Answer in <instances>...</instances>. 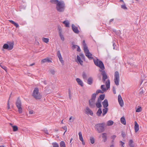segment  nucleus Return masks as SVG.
<instances>
[{"label":"nucleus","instance_id":"nucleus-1","mask_svg":"<svg viewBox=\"0 0 147 147\" xmlns=\"http://www.w3.org/2000/svg\"><path fill=\"white\" fill-rule=\"evenodd\" d=\"M51 2L56 4V8L59 12L63 11L65 9V3L62 1H59L58 0H52Z\"/></svg>","mask_w":147,"mask_h":147},{"label":"nucleus","instance_id":"nucleus-2","mask_svg":"<svg viewBox=\"0 0 147 147\" xmlns=\"http://www.w3.org/2000/svg\"><path fill=\"white\" fill-rule=\"evenodd\" d=\"M83 45L84 50L86 55L90 59H92L93 58L92 56V55L89 52V50L88 49V47L85 43V40H84L83 42Z\"/></svg>","mask_w":147,"mask_h":147},{"label":"nucleus","instance_id":"nucleus-3","mask_svg":"<svg viewBox=\"0 0 147 147\" xmlns=\"http://www.w3.org/2000/svg\"><path fill=\"white\" fill-rule=\"evenodd\" d=\"M32 96L36 99H40L42 97V95L39 92L38 88H37L34 89L32 92Z\"/></svg>","mask_w":147,"mask_h":147},{"label":"nucleus","instance_id":"nucleus-4","mask_svg":"<svg viewBox=\"0 0 147 147\" xmlns=\"http://www.w3.org/2000/svg\"><path fill=\"white\" fill-rule=\"evenodd\" d=\"M94 62L95 65L103 70L105 68L104 64L102 61L97 59H94Z\"/></svg>","mask_w":147,"mask_h":147},{"label":"nucleus","instance_id":"nucleus-5","mask_svg":"<svg viewBox=\"0 0 147 147\" xmlns=\"http://www.w3.org/2000/svg\"><path fill=\"white\" fill-rule=\"evenodd\" d=\"M105 123H98L95 125V128L99 133H101L104 130Z\"/></svg>","mask_w":147,"mask_h":147},{"label":"nucleus","instance_id":"nucleus-6","mask_svg":"<svg viewBox=\"0 0 147 147\" xmlns=\"http://www.w3.org/2000/svg\"><path fill=\"white\" fill-rule=\"evenodd\" d=\"M16 104L18 109V112L20 113H21L22 111V103L21 100L19 98H18L16 102Z\"/></svg>","mask_w":147,"mask_h":147},{"label":"nucleus","instance_id":"nucleus-7","mask_svg":"<svg viewBox=\"0 0 147 147\" xmlns=\"http://www.w3.org/2000/svg\"><path fill=\"white\" fill-rule=\"evenodd\" d=\"M119 76L118 72L117 71L115 73L114 81L115 85L118 86L119 84Z\"/></svg>","mask_w":147,"mask_h":147},{"label":"nucleus","instance_id":"nucleus-8","mask_svg":"<svg viewBox=\"0 0 147 147\" xmlns=\"http://www.w3.org/2000/svg\"><path fill=\"white\" fill-rule=\"evenodd\" d=\"M57 56L61 64L63 65L64 64V61L59 51H58L57 52Z\"/></svg>","mask_w":147,"mask_h":147},{"label":"nucleus","instance_id":"nucleus-9","mask_svg":"<svg viewBox=\"0 0 147 147\" xmlns=\"http://www.w3.org/2000/svg\"><path fill=\"white\" fill-rule=\"evenodd\" d=\"M118 101L120 106L123 107L124 105L123 101L120 94L118 96Z\"/></svg>","mask_w":147,"mask_h":147},{"label":"nucleus","instance_id":"nucleus-10","mask_svg":"<svg viewBox=\"0 0 147 147\" xmlns=\"http://www.w3.org/2000/svg\"><path fill=\"white\" fill-rule=\"evenodd\" d=\"M101 71H102V80L103 82H105V80L107 78V76L104 71H102L100 70Z\"/></svg>","mask_w":147,"mask_h":147},{"label":"nucleus","instance_id":"nucleus-11","mask_svg":"<svg viewBox=\"0 0 147 147\" xmlns=\"http://www.w3.org/2000/svg\"><path fill=\"white\" fill-rule=\"evenodd\" d=\"M89 104L90 107L93 108L95 106V100L90 99L89 100Z\"/></svg>","mask_w":147,"mask_h":147},{"label":"nucleus","instance_id":"nucleus-12","mask_svg":"<svg viewBox=\"0 0 147 147\" xmlns=\"http://www.w3.org/2000/svg\"><path fill=\"white\" fill-rule=\"evenodd\" d=\"M72 28L73 30L75 33L76 34L79 33V31L78 30V28L73 24L72 25Z\"/></svg>","mask_w":147,"mask_h":147},{"label":"nucleus","instance_id":"nucleus-13","mask_svg":"<svg viewBox=\"0 0 147 147\" xmlns=\"http://www.w3.org/2000/svg\"><path fill=\"white\" fill-rule=\"evenodd\" d=\"M85 111L87 114H90L91 115H93V112L88 107L86 108Z\"/></svg>","mask_w":147,"mask_h":147},{"label":"nucleus","instance_id":"nucleus-14","mask_svg":"<svg viewBox=\"0 0 147 147\" xmlns=\"http://www.w3.org/2000/svg\"><path fill=\"white\" fill-rule=\"evenodd\" d=\"M51 61L48 58H47L44 59H43L41 61V63H43L46 62L51 63Z\"/></svg>","mask_w":147,"mask_h":147},{"label":"nucleus","instance_id":"nucleus-15","mask_svg":"<svg viewBox=\"0 0 147 147\" xmlns=\"http://www.w3.org/2000/svg\"><path fill=\"white\" fill-rule=\"evenodd\" d=\"M135 132L136 133L139 130V126L138 124L136 121L135 122Z\"/></svg>","mask_w":147,"mask_h":147},{"label":"nucleus","instance_id":"nucleus-16","mask_svg":"<svg viewBox=\"0 0 147 147\" xmlns=\"http://www.w3.org/2000/svg\"><path fill=\"white\" fill-rule=\"evenodd\" d=\"M76 81L78 84L82 87H83L84 86L83 83L82 81L79 78L76 79Z\"/></svg>","mask_w":147,"mask_h":147},{"label":"nucleus","instance_id":"nucleus-17","mask_svg":"<svg viewBox=\"0 0 147 147\" xmlns=\"http://www.w3.org/2000/svg\"><path fill=\"white\" fill-rule=\"evenodd\" d=\"M102 104L104 107H107L108 106V103L107 100L106 99H105L102 102Z\"/></svg>","mask_w":147,"mask_h":147},{"label":"nucleus","instance_id":"nucleus-18","mask_svg":"<svg viewBox=\"0 0 147 147\" xmlns=\"http://www.w3.org/2000/svg\"><path fill=\"white\" fill-rule=\"evenodd\" d=\"M102 137L103 139V141L105 142L107 140V134L106 133H104L102 134Z\"/></svg>","mask_w":147,"mask_h":147},{"label":"nucleus","instance_id":"nucleus-19","mask_svg":"<svg viewBox=\"0 0 147 147\" xmlns=\"http://www.w3.org/2000/svg\"><path fill=\"white\" fill-rule=\"evenodd\" d=\"M105 84L107 90L109 88L110 86V81L109 80H108L106 82Z\"/></svg>","mask_w":147,"mask_h":147},{"label":"nucleus","instance_id":"nucleus-20","mask_svg":"<svg viewBox=\"0 0 147 147\" xmlns=\"http://www.w3.org/2000/svg\"><path fill=\"white\" fill-rule=\"evenodd\" d=\"M101 102V101H100L98 100V102L96 103V105L97 108H100L102 106L100 103Z\"/></svg>","mask_w":147,"mask_h":147},{"label":"nucleus","instance_id":"nucleus-21","mask_svg":"<svg viewBox=\"0 0 147 147\" xmlns=\"http://www.w3.org/2000/svg\"><path fill=\"white\" fill-rule=\"evenodd\" d=\"M121 123L123 125L126 124V121L125 118L124 117H122L120 119Z\"/></svg>","mask_w":147,"mask_h":147},{"label":"nucleus","instance_id":"nucleus-22","mask_svg":"<svg viewBox=\"0 0 147 147\" xmlns=\"http://www.w3.org/2000/svg\"><path fill=\"white\" fill-rule=\"evenodd\" d=\"M9 21L10 22L11 24H13L16 27V28H18L19 27V26L18 24L15 22L11 20H9Z\"/></svg>","mask_w":147,"mask_h":147},{"label":"nucleus","instance_id":"nucleus-23","mask_svg":"<svg viewBox=\"0 0 147 147\" xmlns=\"http://www.w3.org/2000/svg\"><path fill=\"white\" fill-rule=\"evenodd\" d=\"M113 122L112 121L109 120L108 121L107 123V126H111L113 125Z\"/></svg>","mask_w":147,"mask_h":147},{"label":"nucleus","instance_id":"nucleus-24","mask_svg":"<svg viewBox=\"0 0 147 147\" xmlns=\"http://www.w3.org/2000/svg\"><path fill=\"white\" fill-rule=\"evenodd\" d=\"M77 58L78 62H79L81 65H82L83 62L81 60L80 57L78 55L77 57Z\"/></svg>","mask_w":147,"mask_h":147},{"label":"nucleus","instance_id":"nucleus-25","mask_svg":"<svg viewBox=\"0 0 147 147\" xmlns=\"http://www.w3.org/2000/svg\"><path fill=\"white\" fill-rule=\"evenodd\" d=\"M60 147H66L65 143L64 141H61L59 143Z\"/></svg>","mask_w":147,"mask_h":147},{"label":"nucleus","instance_id":"nucleus-26","mask_svg":"<svg viewBox=\"0 0 147 147\" xmlns=\"http://www.w3.org/2000/svg\"><path fill=\"white\" fill-rule=\"evenodd\" d=\"M63 23L65 25V26L66 27H69V23L68 21H64Z\"/></svg>","mask_w":147,"mask_h":147},{"label":"nucleus","instance_id":"nucleus-27","mask_svg":"<svg viewBox=\"0 0 147 147\" xmlns=\"http://www.w3.org/2000/svg\"><path fill=\"white\" fill-rule=\"evenodd\" d=\"M102 113V111L101 110V109L100 108H99L98 110L97 113L96 114L97 115H98V116H100L101 114Z\"/></svg>","mask_w":147,"mask_h":147},{"label":"nucleus","instance_id":"nucleus-28","mask_svg":"<svg viewBox=\"0 0 147 147\" xmlns=\"http://www.w3.org/2000/svg\"><path fill=\"white\" fill-rule=\"evenodd\" d=\"M13 130L14 131H17L18 130V128L17 126H12Z\"/></svg>","mask_w":147,"mask_h":147},{"label":"nucleus","instance_id":"nucleus-29","mask_svg":"<svg viewBox=\"0 0 147 147\" xmlns=\"http://www.w3.org/2000/svg\"><path fill=\"white\" fill-rule=\"evenodd\" d=\"M78 135L79 136V138L80 140H83L82 133L81 131H80L79 132Z\"/></svg>","mask_w":147,"mask_h":147},{"label":"nucleus","instance_id":"nucleus-30","mask_svg":"<svg viewBox=\"0 0 147 147\" xmlns=\"http://www.w3.org/2000/svg\"><path fill=\"white\" fill-rule=\"evenodd\" d=\"M136 112H140L141 111L142 109L141 107L139 106L138 107V108H136Z\"/></svg>","mask_w":147,"mask_h":147},{"label":"nucleus","instance_id":"nucleus-31","mask_svg":"<svg viewBox=\"0 0 147 147\" xmlns=\"http://www.w3.org/2000/svg\"><path fill=\"white\" fill-rule=\"evenodd\" d=\"M90 140L91 143L93 144L95 142V140L94 138L92 137H91L90 138Z\"/></svg>","mask_w":147,"mask_h":147},{"label":"nucleus","instance_id":"nucleus-32","mask_svg":"<svg viewBox=\"0 0 147 147\" xmlns=\"http://www.w3.org/2000/svg\"><path fill=\"white\" fill-rule=\"evenodd\" d=\"M53 147H59V144L57 142H53L52 143Z\"/></svg>","mask_w":147,"mask_h":147},{"label":"nucleus","instance_id":"nucleus-33","mask_svg":"<svg viewBox=\"0 0 147 147\" xmlns=\"http://www.w3.org/2000/svg\"><path fill=\"white\" fill-rule=\"evenodd\" d=\"M75 119V118L74 117L71 116L69 119V121L70 122H73L74 121Z\"/></svg>","mask_w":147,"mask_h":147},{"label":"nucleus","instance_id":"nucleus-34","mask_svg":"<svg viewBox=\"0 0 147 147\" xmlns=\"http://www.w3.org/2000/svg\"><path fill=\"white\" fill-rule=\"evenodd\" d=\"M43 41L46 43H48L49 41V39L45 38H42Z\"/></svg>","mask_w":147,"mask_h":147},{"label":"nucleus","instance_id":"nucleus-35","mask_svg":"<svg viewBox=\"0 0 147 147\" xmlns=\"http://www.w3.org/2000/svg\"><path fill=\"white\" fill-rule=\"evenodd\" d=\"M103 113L102 114V115L103 116H104L107 113L108 111V109L107 108H105L103 109Z\"/></svg>","mask_w":147,"mask_h":147},{"label":"nucleus","instance_id":"nucleus-36","mask_svg":"<svg viewBox=\"0 0 147 147\" xmlns=\"http://www.w3.org/2000/svg\"><path fill=\"white\" fill-rule=\"evenodd\" d=\"M13 43H11V44L8 45V50H11L13 47Z\"/></svg>","mask_w":147,"mask_h":147},{"label":"nucleus","instance_id":"nucleus-37","mask_svg":"<svg viewBox=\"0 0 147 147\" xmlns=\"http://www.w3.org/2000/svg\"><path fill=\"white\" fill-rule=\"evenodd\" d=\"M133 143V141L132 140H130L129 142V145L130 147H134Z\"/></svg>","mask_w":147,"mask_h":147},{"label":"nucleus","instance_id":"nucleus-38","mask_svg":"<svg viewBox=\"0 0 147 147\" xmlns=\"http://www.w3.org/2000/svg\"><path fill=\"white\" fill-rule=\"evenodd\" d=\"M92 80L91 78H89L88 80V84H92Z\"/></svg>","mask_w":147,"mask_h":147},{"label":"nucleus","instance_id":"nucleus-39","mask_svg":"<svg viewBox=\"0 0 147 147\" xmlns=\"http://www.w3.org/2000/svg\"><path fill=\"white\" fill-rule=\"evenodd\" d=\"M8 47H9L8 45L6 44H5L3 46V48L4 49H8Z\"/></svg>","mask_w":147,"mask_h":147},{"label":"nucleus","instance_id":"nucleus-40","mask_svg":"<svg viewBox=\"0 0 147 147\" xmlns=\"http://www.w3.org/2000/svg\"><path fill=\"white\" fill-rule=\"evenodd\" d=\"M59 36L61 38V39L62 40L64 41L65 39L64 38V37L63 35L62 34L61 32H60L59 33Z\"/></svg>","mask_w":147,"mask_h":147},{"label":"nucleus","instance_id":"nucleus-41","mask_svg":"<svg viewBox=\"0 0 147 147\" xmlns=\"http://www.w3.org/2000/svg\"><path fill=\"white\" fill-rule=\"evenodd\" d=\"M104 87V85H102L101 86V89L104 92L105 91L107 90Z\"/></svg>","mask_w":147,"mask_h":147},{"label":"nucleus","instance_id":"nucleus-42","mask_svg":"<svg viewBox=\"0 0 147 147\" xmlns=\"http://www.w3.org/2000/svg\"><path fill=\"white\" fill-rule=\"evenodd\" d=\"M0 66L6 72H7V68L5 66H3L1 65V63H0Z\"/></svg>","mask_w":147,"mask_h":147},{"label":"nucleus","instance_id":"nucleus-43","mask_svg":"<svg viewBox=\"0 0 147 147\" xmlns=\"http://www.w3.org/2000/svg\"><path fill=\"white\" fill-rule=\"evenodd\" d=\"M96 95L95 94H93L92 95V98L91 99L95 100L96 98Z\"/></svg>","mask_w":147,"mask_h":147},{"label":"nucleus","instance_id":"nucleus-44","mask_svg":"<svg viewBox=\"0 0 147 147\" xmlns=\"http://www.w3.org/2000/svg\"><path fill=\"white\" fill-rule=\"evenodd\" d=\"M99 98L101 99V100H102L104 99L105 95L104 94L100 95L99 96Z\"/></svg>","mask_w":147,"mask_h":147},{"label":"nucleus","instance_id":"nucleus-45","mask_svg":"<svg viewBox=\"0 0 147 147\" xmlns=\"http://www.w3.org/2000/svg\"><path fill=\"white\" fill-rule=\"evenodd\" d=\"M121 7L124 9H127V7H126L125 4L122 5H121Z\"/></svg>","mask_w":147,"mask_h":147},{"label":"nucleus","instance_id":"nucleus-46","mask_svg":"<svg viewBox=\"0 0 147 147\" xmlns=\"http://www.w3.org/2000/svg\"><path fill=\"white\" fill-rule=\"evenodd\" d=\"M62 128L65 131V132H66L67 131V128L66 126H65L63 127Z\"/></svg>","mask_w":147,"mask_h":147},{"label":"nucleus","instance_id":"nucleus-47","mask_svg":"<svg viewBox=\"0 0 147 147\" xmlns=\"http://www.w3.org/2000/svg\"><path fill=\"white\" fill-rule=\"evenodd\" d=\"M140 94H142L144 92V90L142 89H140Z\"/></svg>","mask_w":147,"mask_h":147},{"label":"nucleus","instance_id":"nucleus-48","mask_svg":"<svg viewBox=\"0 0 147 147\" xmlns=\"http://www.w3.org/2000/svg\"><path fill=\"white\" fill-rule=\"evenodd\" d=\"M96 94H97L99 93H102V91L100 90H97V91H96Z\"/></svg>","mask_w":147,"mask_h":147},{"label":"nucleus","instance_id":"nucleus-49","mask_svg":"<svg viewBox=\"0 0 147 147\" xmlns=\"http://www.w3.org/2000/svg\"><path fill=\"white\" fill-rule=\"evenodd\" d=\"M82 76L84 78H86V74L84 73H83L82 74Z\"/></svg>","mask_w":147,"mask_h":147},{"label":"nucleus","instance_id":"nucleus-50","mask_svg":"<svg viewBox=\"0 0 147 147\" xmlns=\"http://www.w3.org/2000/svg\"><path fill=\"white\" fill-rule=\"evenodd\" d=\"M80 141L82 142V144L83 145H84L85 144V142L84 141V139Z\"/></svg>","mask_w":147,"mask_h":147},{"label":"nucleus","instance_id":"nucleus-51","mask_svg":"<svg viewBox=\"0 0 147 147\" xmlns=\"http://www.w3.org/2000/svg\"><path fill=\"white\" fill-rule=\"evenodd\" d=\"M116 136L115 135H113L111 137V138L112 139L114 140L116 138Z\"/></svg>","mask_w":147,"mask_h":147},{"label":"nucleus","instance_id":"nucleus-52","mask_svg":"<svg viewBox=\"0 0 147 147\" xmlns=\"http://www.w3.org/2000/svg\"><path fill=\"white\" fill-rule=\"evenodd\" d=\"M120 142L121 143V144L122 146V147H124L123 145L124 144V143L123 142H122L121 141H120Z\"/></svg>","mask_w":147,"mask_h":147},{"label":"nucleus","instance_id":"nucleus-53","mask_svg":"<svg viewBox=\"0 0 147 147\" xmlns=\"http://www.w3.org/2000/svg\"><path fill=\"white\" fill-rule=\"evenodd\" d=\"M78 47V46L76 45H74L73 46V49H75L77 48Z\"/></svg>","mask_w":147,"mask_h":147},{"label":"nucleus","instance_id":"nucleus-54","mask_svg":"<svg viewBox=\"0 0 147 147\" xmlns=\"http://www.w3.org/2000/svg\"><path fill=\"white\" fill-rule=\"evenodd\" d=\"M113 91L114 93V94H115L116 93V91H115V88H113Z\"/></svg>","mask_w":147,"mask_h":147},{"label":"nucleus","instance_id":"nucleus-55","mask_svg":"<svg viewBox=\"0 0 147 147\" xmlns=\"http://www.w3.org/2000/svg\"><path fill=\"white\" fill-rule=\"evenodd\" d=\"M77 51H80V49L79 46H78V47L77 48Z\"/></svg>","mask_w":147,"mask_h":147},{"label":"nucleus","instance_id":"nucleus-56","mask_svg":"<svg viewBox=\"0 0 147 147\" xmlns=\"http://www.w3.org/2000/svg\"><path fill=\"white\" fill-rule=\"evenodd\" d=\"M44 131L45 133H46L47 134H48V131L46 129L44 130Z\"/></svg>","mask_w":147,"mask_h":147},{"label":"nucleus","instance_id":"nucleus-57","mask_svg":"<svg viewBox=\"0 0 147 147\" xmlns=\"http://www.w3.org/2000/svg\"><path fill=\"white\" fill-rule=\"evenodd\" d=\"M33 113V111L32 110H31L29 111V113L30 114H32Z\"/></svg>","mask_w":147,"mask_h":147},{"label":"nucleus","instance_id":"nucleus-58","mask_svg":"<svg viewBox=\"0 0 147 147\" xmlns=\"http://www.w3.org/2000/svg\"><path fill=\"white\" fill-rule=\"evenodd\" d=\"M7 108L8 109H10V106L9 105H7Z\"/></svg>","mask_w":147,"mask_h":147},{"label":"nucleus","instance_id":"nucleus-59","mask_svg":"<svg viewBox=\"0 0 147 147\" xmlns=\"http://www.w3.org/2000/svg\"><path fill=\"white\" fill-rule=\"evenodd\" d=\"M35 63H33L32 64H31L30 65V66H32L33 65H34Z\"/></svg>","mask_w":147,"mask_h":147},{"label":"nucleus","instance_id":"nucleus-60","mask_svg":"<svg viewBox=\"0 0 147 147\" xmlns=\"http://www.w3.org/2000/svg\"><path fill=\"white\" fill-rule=\"evenodd\" d=\"M69 98H71V94H70V93L69 92Z\"/></svg>","mask_w":147,"mask_h":147},{"label":"nucleus","instance_id":"nucleus-61","mask_svg":"<svg viewBox=\"0 0 147 147\" xmlns=\"http://www.w3.org/2000/svg\"><path fill=\"white\" fill-rule=\"evenodd\" d=\"M7 105H9V101H8L7 102Z\"/></svg>","mask_w":147,"mask_h":147},{"label":"nucleus","instance_id":"nucleus-62","mask_svg":"<svg viewBox=\"0 0 147 147\" xmlns=\"http://www.w3.org/2000/svg\"><path fill=\"white\" fill-rule=\"evenodd\" d=\"M73 138H71V139H70V143H71V142H72V140H73Z\"/></svg>","mask_w":147,"mask_h":147},{"label":"nucleus","instance_id":"nucleus-63","mask_svg":"<svg viewBox=\"0 0 147 147\" xmlns=\"http://www.w3.org/2000/svg\"><path fill=\"white\" fill-rule=\"evenodd\" d=\"M113 19H111L110 20V22H111L113 21Z\"/></svg>","mask_w":147,"mask_h":147},{"label":"nucleus","instance_id":"nucleus-64","mask_svg":"<svg viewBox=\"0 0 147 147\" xmlns=\"http://www.w3.org/2000/svg\"><path fill=\"white\" fill-rule=\"evenodd\" d=\"M110 147H114V146L113 145H112Z\"/></svg>","mask_w":147,"mask_h":147}]
</instances>
